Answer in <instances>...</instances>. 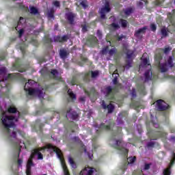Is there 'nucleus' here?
<instances>
[{
    "label": "nucleus",
    "mask_w": 175,
    "mask_h": 175,
    "mask_svg": "<svg viewBox=\"0 0 175 175\" xmlns=\"http://www.w3.org/2000/svg\"><path fill=\"white\" fill-rule=\"evenodd\" d=\"M128 161V164L131 165V163H133V162H135V161H136V157H129L127 159Z\"/></svg>",
    "instance_id": "72a5a7b5"
},
{
    "label": "nucleus",
    "mask_w": 175,
    "mask_h": 175,
    "mask_svg": "<svg viewBox=\"0 0 175 175\" xmlns=\"http://www.w3.org/2000/svg\"><path fill=\"white\" fill-rule=\"evenodd\" d=\"M48 17L50 18H53L54 17V10L51 9V10L48 11Z\"/></svg>",
    "instance_id": "c9c22d12"
},
{
    "label": "nucleus",
    "mask_w": 175,
    "mask_h": 175,
    "mask_svg": "<svg viewBox=\"0 0 175 175\" xmlns=\"http://www.w3.org/2000/svg\"><path fill=\"white\" fill-rule=\"evenodd\" d=\"M172 140H175V137H172Z\"/></svg>",
    "instance_id": "338daca9"
},
{
    "label": "nucleus",
    "mask_w": 175,
    "mask_h": 175,
    "mask_svg": "<svg viewBox=\"0 0 175 175\" xmlns=\"http://www.w3.org/2000/svg\"><path fill=\"white\" fill-rule=\"evenodd\" d=\"M53 3L55 8H59V1H55Z\"/></svg>",
    "instance_id": "3c124183"
},
{
    "label": "nucleus",
    "mask_w": 175,
    "mask_h": 175,
    "mask_svg": "<svg viewBox=\"0 0 175 175\" xmlns=\"http://www.w3.org/2000/svg\"><path fill=\"white\" fill-rule=\"evenodd\" d=\"M150 28H151L152 31H155L157 29V26L155 25H154V24H152L150 25Z\"/></svg>",
    "instance_id": "603ef678"
},
{
    "label": "nucleus",
    "mask_w": 175,
    "mask_h": 175,
    "mask_svg": "<svg viewBox=\"0 0 175 175\" xmlns=\"http://www.w3.org/2000/svg\"><path fill=\"white\" fill-rule=\"evenodd\" d=\"M55 42H66L67 39H69L68 36H64L63 37L56 36L54 38Z\"/></svg>",
    "instance_id": "412c9836"
},
{
    "label": "nucleus",
    "mask_w": 175,
    "mask_h": 175,
    "mask_svg": "<svg viewBox=\"0 0 175 175\" xmlns=\"http://www.w3.org/2000/svg\"><path fill=\"white\" fill-rule=\"evenodd\" d=\"M80 100H81V102H84V100H85V97H81Z\"/></svg>",
    "instance_id": "13d9d810"
},
{
    "label": "nucleus",
    "mask_w": 175,
    "mask_h": 175,
    "mask_svg": "<svg viewBox=\"0 0 175 175\" xmlns=\"http://www.w3.org/2000/svg\"><path fill=\"white\" fill-rule=\"evenodd\" d=\"M148 147H154V142H152V141H151L150 142H149L148 144Z\"/></svg>",
    "instance_id": "4d7b16f0"
},
{
    "label": "nucleus",
    "mask_w": 175,
    "mask_h": 175,
    "mask_svg": "<svg viewBox=\"0 0 175 175\" xmlns=\"http://www.w3.org/2000/svg\"><path fill=\"white\" fill-rule=\"evenodd\" d=\"M138 91L142 94V95H146V91L144 84H141L138 85Z\"/></svg>",
    "instance_id": "393cba45"
},
{
    "label": "nucleus",
    "mask_w": 175,
    "mask_h": 175,
    "mask_svg": "<svg viewBox=\"0 0 175 175\" xmlns=\"http://www.w3.org/2000/svg\"><path fill=\"white\" fill-rule=\"evenodd\" d=\"M68 95L69 96L68 102H75V100H76V95L73 94L72 90L69 89L68 90Z\"/></svg>",
    "instance_id": "a211bd4d"
},
{
    "label": "nucleus",
    "mask_w": 175,
    "mask_h": 175,
    "mask_svg": "<svg viewBox=\"0 0 175 175\" xmlns=\"http://www.w3.org/2000/svg\"><path fill=\"white\" fill-rule=\"evenodd\" d=\"M36 85V82L33 80H29L25 85L24 90L28 95L31 96H38L40 99L44 98V89L40 88L38 90L33 88Z\"/></svg>",
    "instance_id": "7ed1b4c3"
},
{
    "label": "nucleus",
    "mask_w": 175,
    "mask_h": 175,
    "mask_svg": "<svg viewBox=\"0 0 175 175\" xmlns=\"http://www.w3.org/2000/svg\"><path fill=\"white\" fill-rule=\"evenodd\" d=\"M120 24H121L122 27H123V28H125V27H126V25H128V22L125 20H122L121 19L120 21Z\"/></svg>",
    "instance_id": "f704fd0d"
},
{
    "label": "nucleus",
    "mask_w": 175,
    "mask_h": 175,
    "mask_svg": "<svg viewBox=\"0 0 175 175\" xmlns=\"http://www.w3.org/2000/svg\"><path fill=\"white\" fill-rule=\"evenodd\" d=\"M30 13H31V14H38V9L35 7H31Z\"/></svg>",
    "instance_id": "473e14b6"
},
{
    "label": "nucleus",
    "mask_w": 175,
    "mask_h": 175,
    "mask_svg": "<svg viewBox=\"0 0 175 175\" xmlns=\"http://www.w3.org/2000/svg\"><path fill=\"white\" fill-rule=\"evenodd\" d=\"M161 1H157V3H156V5H157V6H159V5H161Z\"/></svg>",
    "instance_id": "052dcab7"
},
{
    "label": "nucleus",
    "mask_w": 175,
    "mask_h": 175,
    "mask_svg": "<svg viewBox=\"0 0 175 175\" xmlns=\"http://www.w3.org/2000/svg\"><path fill=\"white\" fill-rule=\"evenodd\" d=\"M120 28V25L117 23H112L109 25V29L111 31H114V29H118Z\"/></svg>",
    "instance_id": "a878e982"
},
{
    "label": "nucleus",
    "mask_w": 175,
    "mask_h": 175,
    "mask_svg": "<svg viewBox=\"0 0 175 175\" xmlns=\"http://www.w3.org/2000/svg\"><path fill=\"white\" fill-rule=\"evenodd\" d=\"M113 140L114 142L113 147L119 151V154L128 157V149H126V146H131V144H125L121 140V128L116 129V126H113Z\"/></svg>",
    "instance_id": "f03ea898"
},
{
    "label": "nucleus",
    "mask_w": 175,
    "mask_h": 175,
    "mask_svg": "<svg viewBox=\"0 0 175 175\" xmlns=\"http://www.w3.org/2000/svg\"><path fill=\"white\" fill-rule=\"evenodd\" d=\"M67 118H71L72 120H77L79 115L75 111H72V109L67 111Z\"/></svg>",
    "instance_id": "4468645a"
},
{
    "label": "nucleus",
    "mask_w": 175,
    "mask_h": 175,
    "mask_svg": "<svg viewBox=\"0 0 175 175\" xmlns=\"http://www.w3.org/2000/svg\"><path fill=\"white\" fill-rule=\"evenodd\" d=\"M31 43L34 45V46H38V41L35 39H33L31 40Z\"/></svg>",
    "instance_id": "864d4df0"
},
{
    "label": "nucleus",
    "mask_w": 175,
    "mask_h": 175,
    "mask_svg": "<svg viewBox=\"0 0 175 175\" xmlns=\"http://www.w3.org/2000/svg\"><path fill=\"white\" fill-rule=\"evenodd\" d=\"M174 161H175V153L173 154V157H172V159L170 161V164L169 165V167H172V166H173V164L174 163Z\"/></svg>",
    "instance_id": "37998d69"
},
{
    "label": "nucleus",
    "mask_w": 175,
    "mask_h": 175,
    "mask_svg": "<svg viewBox=\"0 0 175 175\" xmlns=\"http://www.w3.org/2000/svg\"><path fill=\"white\" fill-rule=\"evenodd\" d=\"M2 59H5V56L0 57V61H2ZM8 79L13 80L14 79H16V75L13 74L6 73V68L4 67L1 68H0V85L3 88L5 87L7 92H8L10 88V86L9 85V84L6 83V80H8Z\"/></svg>",
    "instance_id": "423d86ee"
},
{
    "label": "nucleus",
    "mask_w": 175,
    "mask_h": 175,
    "mask_svg": "<svg viewBox=\"0 0 175 175\" xmlns=\"http://www.w3.org/2000/svg\"><path fill=\"white\" fill-rule=\"evenodd\" d=\"M163 53V51L159 49L158 51H157L156 55H155V62H156V65L157 66H158L160 69V70H161V72H166V70H167V66H170V68H172V66H173L174 64H173V59L174 58V57L173 56H170L168 58L167 60V64L165 63V64H161V59H162V53Z\"/></svg>",
    "instance_id": "39448f33"
},
{
    "label": "nucleus",
    "mask_w": 175,
    "mask_h": 175,
    "mask_svg": "<svg viewBox=\"0 0 175 175\" xmlns=\"http://www.w3.org/2000/svg\"><path fill=\"white\" fill-rule=\"evenodd\" d=\"M87 43L89 44V46H95V44L98 43V39H96V37L94 36H90L88 40Z\"/></svg>",
    "instance_id": "2eb2a0df"
},
{
    "label": "nucleus",
    "mask_w": 175,
    "mask_h": 175,
    "mask_svg": "<svg viewBox=\"0 0 175 175\" xmlns=\"http://www.w3.org/2000/svg\"><path fill=\"white\" fill-rule=\"evenodd\" d=\"M68 162L70 165V166H72L73 167V169H76L77 166H76V163H75V161H73V159L70 157H68Z\"/></svg>",
    "instance_id": "cd10ccee"
},
{
    "label": "nucleus",
    "mask_w": 175,
    "mask_h": 175,
    "mask_svg": "<svg viewBox=\"0 0 175 175\" xmlns=\"http://www.w3.org/2000/svg\"><path fill=\"white\" fill-rule=\"evenodd\" d=\"M69 54V52H68V51L65 50V49H61L60 52H59V55L61 58H62V59H65V58H66V57H68Z\"/></svg>",
    "instance_id": "5701e85b"
},
{
    "label": "nucleus",
    "mask_w": 175,
    "mask_h": 175,
    "mask_svg": "<svg viewBox=\"0 0 175 175\" xmlns=\"http://www.w3.org/2000/svg\"><path fill=\"white\" fill-rule=\"evenodd\" d=\"M138 2V6H139V8H142V6L143 5V2L145 3V5H147V0H139Z\"/></svg>",
    "instance_id": "a19ab883"
},
{
    "label": "nucleus",
    "mask_w": 175,
    "mask_h": 175,
    "mask_svg": "<svg viewBox=\"0 0 175 175\" xmlns=\"http://www.w3.org/2000/svg\"><path fill=\"white\" fill-rule=\"evenodd\" d=\"M85 93L88 96H90L91 95H96V93L95 92V88H92L90 92L85 91Z\"/></svg>",
    "instance_id": "c756f323"
},
{
    "label": "nucleus",
    "mask_w": 175,
    "mask_h": 175,
    "mask_svg": "<svg viewBox=\"0 0 175 175\" xmlns=\"http://www.w3.org/2000/svg\"><path fill=\"white\" fill-rule=\"evenodd\" d=\"M142 64L139 65V71L143 70H146L144 74V79H142V81H148V80H155V78L152 77V73L150 75V70H151V64H150V61L147 57V53H144L142 57Z\"/></svg>",
    "instance_id": "20e7f679"
},
{
    "label": "nucleus",
    "mask_w": 175,
    "mask_h": 175,
    "mask_svg": "<svg viewBox=\"0 0 175 175\" xmlns=\"http://www.w3.org/2000/svg\"><path fill=\"white\" fill-rule=\"evenodd\" d=\"M101 106L103 107V109H107L108 113H113V111L114 110V105H113L111 103L107 106L105 101H102Z\"/></svg>",
    "instance_id": "dca6fc26"
},
{
    "label": "nucleus",
    "mask_w": 175,
    "mask_h": 175,
    "mask_svg": "<svg viewBox=\"0 0 175 175\" xmlns=\"http://www.w3.org/2000/svg\"><path fill=\"white\" fill-rule=\"evenodd\" d=\"M92 77H96L99 75V71H94L91 72Z\"/></svg>",
    "instance_id": "a18cd8bd"
},
{
    "label": "nucleus",
    "mask_w": 175,
    "mask_h": 175,
    "mask_svg": "<svg viewBox=\"0 0 175 175\" xmlns=\"http://www.w3.org/2000/svg\"><path fill=\"white\" fill-rule=\"evenodd\" d=\"M88 155L90 159H92V154H91L90 153H88Z\"/></svg>",
    "instance_id": "bf43d9fd"
},
{
    "label": "nucleus",
    "mask_w": 175,
    "mask_h": 175,
    "mask_svg": "<svg viewBox=\"0 0 175 175\" xmlns=\"http://www.w3.org/2000/svg\"><path fill=\"white\" fill-rule=\"evenodd\" d=\"M97 36L98 38V39H102V31H100V30L97 31Z\"/></svg>",
    "instance_id": "09e8293b"
},
{
    "label": "nucleus",
    "mask_w": 175,
    "mask_h": 175,
    "mask_svg": "<svg viewBox=\"0 0 175 175\" xmlns=\"http://www.w3.org/2000/svg\"><path fill=\"white\" fill-rule=\"evenodd\" d=\"M175 14V10L172 12H170L168 14H167V17H169V18H172L173 17V14Z\"/></svg>",
    "instance_id": "8fccbe9b"
},
{
    "label": "nucleus",
    "mask_w": 175,
    "mask_h": 175,
    "mask_svg": "<svg viewBox=\"0 0 175 175\" xmlns=\"http://www.w3.org/2000/svg\"><path fill=\"white\" fill-rule=\"evenodd\" d=\"M167 32H169V31L166 27H163L161 29V33L163 36H167Z\"/></svg>",
    "instance_id": "2f4dec72"
},
{
    "label": "nucleus",
    "mask_w": 175,
    "mask_h": 175,
    "mask_svg": "<svg viewBox=\"0 0 175 175\" xmlns=\"http://www.w3.org/2000/svg\"><path fill=\"white\" fill-rule=\"evenodd\" d=\"M108 46L105 48L103 49L102 53L103 54H109V55H116L117 54V49L113 45H111V42L110 41H107Z\"/></svg>",
    "instance_id": "0eeeda50"
},
{
    "label": "nucleus",
    "mask_w": 175,
    "mask_h": 175,
    "mask_svg": "<svg viewBox=\"0 0 175 175\" xmlns=\"http://www.w3.org/2000/svg\"><path fill=\"white\" fill-rule=\"evenodd\" d=\"M20 118V112L16 107H10L8 109H3L0 107V124L3 128V131L8 137V140L16 147V154L15 158L18 159V164L23 163V160L18 159L21 148L25 147V144L21 142L20 137H24V133L17 131L14 128V122H17Z\"/></svg>",
    "instance_id": "f257e3e1"
},
{
    "label": "nucleus",
    "mask_w": 175,
    "mask_h": 175,
    "mask_svg": "<svg viewBox=\"0 0 175 175\" xmlns=\"http://www.w3.org/2000/svg\"><path fill=\"white\" fill-rule=\"evenodd\" d=\"M103 92H104V94L106 96L111 95V87L109 86V87L104 88Z\"/></svg>",
    "instance_id": "b1692460"
},
{
    "label": "nucleus",
    "mask_w": 175,
    "mask_h": 175,
    "mask_svg": "<svg viewBox=\"0 0 175 175\" xmlns=\"http://www.w3.org/2000/svg\"><path fill=\"white\" fill-rule=\"evenodd\" d=\"M75 142L77 143H79V146L81 147V152H87V149H85V146L83 145V143H81V141L79 139V137H75Z\"/></svg>",
    "instance_id": "aec40b11"
},
{
    "label": "nucleus",
    "mask_w": 175,
    "mask_h": 175,
    "mask_svg": "<svg viewBox=\"0 0 175 175\" xmlns=\"http://www.w3.org/2000/svg\"><path fill=\"white\" fill-rule=\"evenodd\" d=\"M170 50H172V49L167 47V48H165V50H164V53L165 54H167V53H169V51H170Z\"/></svg>",
    "instance_id": "5fc2aeb1"
},
{
    "label": "nucleus",
    "mask_w": 175,
    "mask_h": 175,
    "mask_svg": "<svg viewBox=\"0 0 175 175\" xmlns=\"http://www.w3.org/2000/svg\"><path fill=\"white\" fill-rule=\"evenodd\" d=\"M24 42L25 41H23L21 44L17 46V48L19 49L22 53H24L25 49V43H24Z\"/></svg>",
    "instance_id": "7c9ffc66"
},
{
    "label": "nucleus",
    "mask_w": 175,
    "mask_h": 175,
    "mask_svg": "<svg viewBox=\"0 0 175 175\" xmlns=\"http://www.w3.org/2000/svg\"><path fill=\"white\" fill-rule=\"evenodd\" d=\"M70 84H71V85H75V84H77V79H76V77L72 78V79L70 82Z\"/></svg>",
    "instance_id": "79ce46f5"
},
{
    "label": "nucleus",
    "mask_w": 175,
    "mask_h": 175,
    "mask_svg": "<svg viewBox=\"0 0 175 175\" xmlns=\"http://www.w3.org/2000/svg\"><path fill=\"white\" fill-rule=\"evenodd\" d=\"M14 175H18V174L17 173V172H15L14 173Z\"/></svg>",
    "instance_id": "0e129e2a"
},
{
    "label": "nucleus",
    "mask_w": 175,
    "mask_h": 175,
    "mask_svg": "<svg viewBox=\"0 0 175 175\" xmlns=\"http://www.w3.org/2000/svg\"><path fill=\"white\" fill-rule=\"evenodd\" d=\"M110 12V5L109 2L105 3V5L100 10V14L101 16V18L105 19L106 18V14Z\"/></svg>",
    "instance_id": "9b49d317"
},
{
    "label": "nucleus",
    "mask_w": 175,
    "mask_h": 175,
    "mask_svg": "<svg viewBox=\"0 0 175 175\" xmlns=\"http://www.w3.org/2000/svg\"><path fill=\"white\" fill-rule=\"evenodd\" d=\"M75 17H76V14L72 12H68L66 14V18H67L68 21L70 24H73V22L75 21Z\"/></svg>",
    "instance_id": "f3484780"
},
{
    "label": "nucleus",
    "mask_w": 175,
    "mask_h": 175,
    "mask_svg": "<svg viewBox=\"0 0 175 175\" xmlns=\"http://www.w3.org/2000/svg\"><path fill=\"white\" fill-rule=\"evenodd\" d=\"M94 172L98 173V171H96L95 168L86 167L80 172V175H92V173H94Z\"/></svg>",
    "instance_id": "ddd939ff"
},
{
    "label": "nucleus",
    "mask_w": 175,
    "mask_h": 175,
    "mask_svg": "<svg viewBox=\"0 0 175 175\" xmlns=\"http://www.w3.org/2000/svg\"><path fill=\"white\" fill-rule=\"evenodd\" d=\"M124 53H126L127 55L128 60L126 61V65L124 66V69H129V68L132 66V58L134 57L133 51L126 49Z\"/></svg>",
    "instance_id": "1a4fd4ad"
},
{
    "label": "nucleus",
    "mask_w": 175,
    "mask_h": 175,
    "mask_svg": "<svg viewBox=\"0 0 175 175\" xmlns=\"http://www.w3.org/2000/svg\"><path fill=\"white\" fill-rule=\"evenodd\" d=\"M51 75L55 80H60L61 79V77H59V73H58L57 70H51Z\"/></svg>",
    "instance_id": "6ab92c4d"
},
{
    "label": "nucleus",
    "mask_w": 175,
    "mask_h": 175,
    "mask_svg": "<svg viewBox=\"0 0 175 175\" xmlns=\"http://www.w3.org/2000/svg\"><path fill=\"white\" fill-rule=\"evenodd\" d=\"M158 135L160 137H164V139H166L167 134L164 131H159Z\"/></svg>",
    "instance_id": "58836bf2"
},
{
    "label": "nucleus",
    "mask_w": 175,
    "mask_h": 175,
    "mask_svg": "<svg viewBox=\"0 0 175 175\" xmlns=\"http://www.w3.org/2000/svg\"><path fill=\"white\" fill-rule=\"evenodd\" d=\"M146 29H147V28H146V27H143L142 29H139L138 31H137L135 32V36L137 38H142V34L144 33V32H146Z\"/></svg>",
    "instance_id": "4be33fe9"
},
{
    "label": "nucleus",
    "mask_w": 175,
    "mask_h": 175,
    "mask_svg": "<svg viewBox=\"0 0 175 175\" xmlns=\"http://www.w3.org/2000/svg\"><path fill=\"white\" fill-rule=\"evenodd\" d=\"M133 98H135L136 96V90L135 89H133V92L131 93Z\"/></svg>",
    "instance_id": "6e6d98bb"
},
{
    "label": "nucleus",
    "mask_w": 175,
    "mask_h": 175,
    "mask_svg": "<svg viewBox=\"0 0 175 175\" xmlns=\"http://www.w3.org/2000/svg\"><path fill=\"white\" fill-rule=\"evenodd\" d=\"M74 128L75 129H77L79 127L77 126V125H75Z\"/></svg>",
    "instance_id": "680f3d73"
},
{
    "label": "nucleus",
    "mask_w": 175,
    "mask_h": 175,
    "mask_svg": "<svg viewBox=\"0 0 175 175\" xmlns=\"http://www.w3.org/2000/svg\"><path fill=\"white\" fill-rule=\"evenodd\" d=\"M111 129V122H106V124H101L98 126L96 127V131H110Z\"/></svg>",
    "instance_id": "f8f14e48"
},
{
    "label": "nucleus",
    "mask_w": 175,
    "mask_h": 175,
    "mask_svg": "<svg viewBox=\"0 0 175 175\" xmlns=\"http://www.w3.org/2000/svg\"><path fill=\"white\" fill-rule=\"evenodd\" d=\"M156 107L158 110L161 111L167 110V109H169V105L162 100H158L156 102Z\"/></svg>",
    "instance_id": "9d476101"
},
{
    "label": "nucleus",
    "mask_w": 175,
    "mask_h": 175,
    "mask_svg": "<svg viewBox=\"0 0 175 175\" xmlns=\"http://www.w3.org/2000/svg\"><path fill=\"white\" fill-rule=\"evenodd\" d=\"M174 31H175V23L174 24Z\"/></svg>",
    "instance_id": "774afa93"
},
{
    "label": "nucleus",
    "mask_w": 175,
    "mask_h": 175,
    "mask_svg": "<svg viewBox=\"0 0 175 175\" xmlns=\"http://www.w3.org/2000/svg\"><path fill=\"white\" fill-rule=\"evenodd\" d=\"M163 175H170V167H168L167 169L164 170Z\"/></svg>",
    "instance_id": "ea45409f"
},
{
    "label": "nucleus",
    "mask_w": 175,
    "mask_h": 175,
    "mask_svg": "<svg viewBox=\"0 0 175 175\" xmlns=\"http://www.w3.org/2000/svg\"><path fill=\"white\" fill-rule=\"evenodd\" d=\"M118 76V74L117 73V70L114 71L113 74V84H115V85H117L118 81H117V77Z\"/></svg>",
    "instance_id": "c85d7f7f"
},
{
    "label": "nucleus",
    "mask_w": 175,
    "mask_h": 175,
    "mask_svg": "<svg viewBox=\"0 0 175 175\" xmlns=\"http://www.w3.org/2000/svg\"><path fill=\"white\" fill-rule=\"evenodd\" d=\"M125 38V36H119V35H116L115 36V40H118V42H120V40H122V39Z\"/></svg>",
    "instance_id": "e433bc0d"
},
{
    "label": "nucleus",
    "mask_w": 175,
    "mask_h": 175,
    "mask_svg": "<svg viewBox=\"0 0 175 175\" xmlns=\"http://www.w3.org/2000/svg\"><path fill=\"white\" fill-rule=\"evenodd\" d=\"M124 14H126V16H129V14H131V13H132V8H128L126 10H124Z\"/></svg>",
    "instance_id": "4c0bfd02"
},
{
    "label": "nucleus",
    "mask_w": 175,
    "mask_h": 175,
    "mask_svg": "<svg viewBox=\"0 0 175 175\" xmlns=\"http://www.w3.org/2000/svg\"><path fill=\"white\" fill-rule=\"evenodd\" d=\"M152 124L154 125V128H159V124L152 120Z\"/></svg>",
    "instance_id": "49530a36"
},
{
    "label": "nucleus",
    "mask_w": 175,
    "mask_h": 175,
    "mask_svg": "<svg viewBox=\"0 0 175 175\" xmlns=\"http://www.w3.org/2000/svg\"><path fill=\"white\" fill-rule=\"evenodd\" d=\"M20 9H22L23 10H27V8L25 7V5H23V3L19 4Z\"/></svg>",
    "instance_id": "de8ad7c7"
},
{
    "label": "nucleus",
    "mask_w": 175,
    "mask_h": 175,
    "mask_svg": "<svg viewBox=\"0 0 175 175\" xmlns=\"http://www.w3.org/2000/svg\"><path fill=\"white\" fill-rule=\"evenodd\" d=\"M79 5H81L84 9H86L88 7L87 0H79Z\"/></svg>",
    "instance_id": "bb28decb"
},
{
    "label": "nucleus",
    "mask_w": 175,
    "mask_h": 175,
    "mask_svg": "<svg viewBox=\"0 0 175 175\" xmlns=\"http://www.w3.org/2000/svg\"><path fill=\"white\" fill-rule=\"evenodd\" d=\"M88 29V25H82V31H83V32H87Z\"/></svg>",
    "instance_id": "c03bdc74"
},
{
    "label": "nucleus",
    "mask_w": 175,
    "mask_h": 175,
    "mask_svg": "<svg viewBox=\"0 0 175 175\" xmlns=\"http://www.w3.org/2000/svg\"><path fill=\"white\" fill-rule=\"evenodd\" d=\"M25 25V20L24 18L21 17L19 21L18 22L17 27H16V31L18 32L19 38H21L24 34V29L23 27Z\"/></svg>",
    "instance_id": "6e6552de"
},
{
    "label": "nucleus",
    "mask_w": 175,
    "mask_h": 175,
    "mask_svg": "<svg viewBox=\"0 0 175 175\" xmlns=\"http://www.w3.org/2000/svg\"><path fill=\"white\" fill-rule=\"evenodd\" d=\"M93 147H94V148H96L97 145H96V144H94V145H93Z\"/></svg>",
    "instance_id": "e2e57ef3"
},
{
    "label": "nucleus",
    "mask_w": 175,
    "mask_h": 175,
    "mask_svg": "<svg viewBox=\"0 0 175 175\" xmlns=\"http://www.w3.org/2000/svg\"><path fill=\"white\" fill-rule=\"evenodd\" d=\"M44 70H46V68H44L43 70H42V73H43V72H44Z\"/></svg>",
    "instance_id": "69168bd1"
}]
</instances>
